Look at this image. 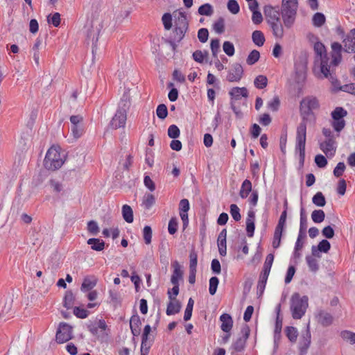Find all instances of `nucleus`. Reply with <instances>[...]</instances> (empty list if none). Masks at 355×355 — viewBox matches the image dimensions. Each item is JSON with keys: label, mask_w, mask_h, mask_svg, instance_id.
<instances>
[{"label": "nucleus", "mask_w": 355, "mask_h": 355, "mask_svg": "<svg viewBox=\"0 0 355 355\" xmlns=\"http://www.w3.org/2000/svg\"><path fill=\"white\" fill-rule=\"evenodd\" d=\"M73 327L66 322H60L56 331L55 340L58 343H66L73 338Z\"/></svg>", "instance_id": "nucleus-7"}, {"label": "nucleus", "mask_w": 355, "mask_h": 355, "mask_svg": "<svg viewBox=\"0 0 355 355\" xmlns=\"http://www.w3.org/2000/svg\"><path fill=\"white\" fill-rule=\"evenodd\" d=\"M91 248L96 251H102L105 248V242L103 240L96 238L89 239L87 241Z\"/></svg>", "instance_id": "nucleus-24"}, {"label": "nucleus", "mask_w": 355, "mask_h": 355, "mask_svg": "<svg viewBox=\"0 0 355 355\" xmlns=\"http://www.w3.org/2000/svg\"><path fill=\"white\" fill-rule=\"evenodd\" d=\"M174 268L173 274L171 278V282L172 284H179V279L182 278L183 272L181 270V266L178 261H174L173 263Z\"/></svg>", "instance_id": "nucleus-21"}, {"label": "nucleus", "mask_w": 355, "mask_h": 355, "mask_svg": "<svg viewBox=\"0 0 355 355\" xmlns=\"http://www.w3.org/2000/svg\"><path fill=\"white\" fill-rule=\"evenodd\" d=\"M252 40L257 46H262L266 41L263 33L261 31H254L252 34Z\"/></svg>", "instance_id": "nucleus-26"}, {"label": "nucleus", "mask_w": 355, "mask_h": 355, "mask_svg": "<svg viewBox=\"0 0 355 355\" xmlns=\"http://www.w3.org/2000/svg\"><path fill=\"white\" fill-rule=\"evenodd\" d=\"M340 336L343 340L349 341L351 344H355V333L345 330L341 331Z\"/></svg>", "instance_id": "nucleus-44"}, {"label": "nucleus", "mask_w": 355, "mask_h": 355, "mask_svg": "<svg viewBox=\"0 0 355 355\" xmlns=\"http://www.w3.org/2000/svg\"><path fill=\"white\" fill-rule=\"evenodd\" d=\"M269 274L261 272L259 276V279L257 284V290L261 294L263 293L266 288V284L268 280Z\"/></svg>", "instance_id": "nucleus-29"}, {"label": "nucleus", "mask_w": 355, "mask_h": 355, "mask_svg": "<svg viewBox=\"0 0 355 355\" xmlns=\"http://www.w3.org/2000/svg\"><path fill=\"white\" fill-rule=\"evenodd\" d=\"M297 4V0H282V15L284 25L288 28L294 23Z\"/></svg>", "instance_id": "nucleus-4"}, {"label": "nucleus", "mask_w": 355, "mask_h": 355, "mask_svg": "<svg viewBox=\"0 0 355 355\" xmlns=\"http://www.w3.org/2000/svg\"><path fill=\"white\" fill-rule=\"evenodd\" d=\"M73 314L78 318H86L89 315V311L87 309L75 306L73 309Z\"/></svg>", "instance_id": "nucleus-55"}, {"label": "nucleus", "mask_w": 355, "mask_h": 355, "mask_svg": "<svg viewBox=\"0 0 355 355\" xmlns=\"http://www.w3.org/2000/svg\"><path fill=\"white\" fill-rule=\"evenodd\" d=\"M286 335L288 340L292 342L295 343L297 340L298 332L295 327H287L286 328Z\"/></svg>", "instance_id": "nucleus-34"}, {"label": "nucleus", "mask_w": 355, "mask_h": 355, "mask_svg": "<svg viewBox=\"0 0 355 355\" xmlns=\"http://www.w3.org/2000/svg\"><path fill=\"white\" fill-rule=\"evenodd\" d=\"M141 320L139 315H132L130 320V327L131 332L134 336H138L140 334Z\"/></svg>", "instance_id": "nucleus-20"}, {"label": "nucleus", "mask_w": 355, "mask_h": 355, "mask_svg": "<svg viewBox=\"0 0 355 355\" xmlns=\"http://www.w3.org/2000/svg\"><path fill=\"white\" fill-rule=\"evenodd\" d=\"M229 94L232 100L238 101L242 96L247 98L248 96V92L245 87H234L229 92Z\"/></svg>", "instance_id": "nucleus-18"}, {"label": "nucleus", "mask_w": 355, "mask_h": 355, "mask_svg": "<svg viewBox=\"0 0 355 355\" xmlns=\"http://www.w3.org/2000/svg\"><path fill=\"white\" fill-rule=\"evenodd\" d=\"M64 162L57 148H50L44 159V166L48 170L55 171L62 166Z\"/></svg>", "instance_id": "nucleus-5"}, {"label": "nucleus", "mask_w": 355, "mask_h": 355, "mask_svg": "<svg viewBox=\"0 0 355 355\" xmlns=\"http://www.w3.org/2000/svg\"><path fill=\"white\" fill-rule=\"evenodd\" d=\"M180 309V302L177 299H173L168 303L166 313L168 315H175L179 313Z\"/></svg>", "instance_id": "nucleus-22"}, {"label": "nucleus", "mask_w": 355, "mask_h": 355, "mask_svg": "<svg viewBox=\"0 0 355 355\" xmlns=\"http://www.w3.org/2000/svg\"><path fill=\"white\" fill-rule=\"evenodd\" d=\"M320 107L318 99L313 96H308L302 98L300 109L302 121L297 128L295 151L300 154V164L304 165L305 159V146L306 139V125L308 121L314 119L313 110Z\"/></svg>", "instance_id": "nucleus-1"}, {"label": "nucleus", "mask_w": 355, "mask_h": 355, "mask_svg": "<svg viewBox=\"0 0 355 355\" xmlns=\"http://www.w3.org/2000/svg\"><path fill=\"white\" fill-rule=\"evenodd\" d=\"M220 320L221 321V329L226 333H229L232 328L233 320L230 315L227 313H223L220 316Z\"/></svg>", "instance_id": "nucleus-19"}, {"label": "nucleus", "mask_w": 355, "mask_h": 355, "mask_svg": "<svg viewBox=\"0 0 355 355\" xmlns=\"http://www.w3.org/2000/svg\"><path fill=\"white\" fill-rule=\"evenodd\" d=\"M318 322L324 327H328L333 322L334 318L331 313L324 311L319 310L315 314Z\"/></svg>", "instance_id": "nucleus-16"}, {"label": "nucleus", "mask_w": 355, "mask_h": 355, "mask_svg": "<svg viewBox=\"0 0 355 355\" xmlns=\"http://www.w3.org/2000/svg\"><path fill=\"white\" fill-rule=\"evenodd\" d=\"M175 26L188 29L189 21L185 12H179V16L175 21Z\"/></svg>", "instance_id": "nucleus-28"}, {"label": "nucleus", "mask_w": 355, "mask_h": 355, "mask_svg": "<svg viewBox=\"0 0 355 355\" xmlns=\"http://www.w3.org/2000/svg\"><path fill=\"white\" fill-rule=\"evenodd\" d=\"M122 215L123 219L128 223L133 222V211L130 206L124 205L122 207Z\"/></svg>", "instance_id": "nucleus-27"}, {"label": "nucleus", "mask_w": 355, "mask_h": 355, "mask_svg": "<svg viewBox=\"0 0 355 355\" xmlns=\"http://www.w3.org/2000/svg\"><path fill=\"white\" fill-rule=\"evenodd\" d=\"M143 236L146 244H150L152 239V229L150 226L146 225L144 227Z\"/></svg>", "instance_id": "nucleus-61"}, {"label": "nucleus", "mask_w": 355, "mask_h": 355, "mask_svg": "<svg viewBox=\"0 0 355 355\" xmlns=\"http://www.w3.org/2000/svg\"><path fill=\"white\" fill-rule=\"evenodd\" d=\"M344 51L347 53L355 52V28L350 31L343 39Z\"/></svg>", "instance_id": "nucleus-14"}, {"label": "nucleus", "mask_w": 355, "mask_h": 355, "mask_svg": "<svg viewBox=\"0 0 355 355\" xmlns=\"http://www.w3.org/2000/svg\"><path fill=\"white\" fill-rule=\"evenodd\" d=\"M97 284V279L92 277H86L84 278L81 285V291L83 292H87L91 291Z\"/></svg>", "instance_id": "nucleus-23"}, {"label": "nucleus", "mask_w": 355, "mask_h": 355, "mask_svg": "<svg viewBox=\"0 0 355 355\" xmlns=\"http://www.w3.org/2000/svg\"><path fill=\"white\" fill-rule=\"evenodd\" d=\"M194 304V301L192 298H189L184 315V320L188 321L191 319L192 315V311Z\"/></svg>", "instance_id": "nucleus-42"}, {"label": "nucleus", "mask_w": 355, "mask_h": 355, "mask_svg": "<svg viewBox=\"0 0 355 355\" xmlns=\"http://www.w3.org/2000/svg\"><path fill=\"white\" fill-rule=\"evenodd\" d=\"M87 231L94 236L99 232V227L97 223L94 220H90L87 223Z\"/></svg>", "instance_id": "nucleus-54"}, {"label": "nucleus", "mask_w": 355, "mask_h": 355, "mask_svg": "<svg viewBox=\"0 0 355 355\" xmlns=\"http://www.w3.org/2000/svg\"><path fill=\"white\" fill-rule=\"evenodd\" d=\"M227 6V9L231 13L234 15L239 13L240 10V7L238 2L236 0H229Z\"/></svg>", "instance_id": "nucleus-50"}, {"label": "nucleus", "mask_w": 355, "mask_h": 355, "mask_svg": "<svg viewBox=\"0 0 355 355\" xmlns=\"http://www.w3.org/2000/svg\"><path fill=\"white\" fill-rule=\"evenodd\" d=\"M331 125L334 130L339 133L345 126V121L344 119H333ZM339 134L337 135V137Z\"/></svg>", "instance_id": "nucleus-43"}, {"label": "nucleus", "mask_w": 355, "mask_h": 355, "mask_svg": "<svg viewBox=\"0 0 355 355\" xmlns=\"http://www.w3.org/2000/svg\"><path fill=\"white\" fill-rule=\"evenodd\" d=\"M274 261V255L272 254H268L266 258L262 272L270 274V269Z\"/></svg>", "instance_id": "nucleus-39"}, {"label": "nucleus", "mask_w": 355, "mask_h": 355, "mask_svg": "<svg viewBox=\"0 0 355 355\" xmlns=\"http://www.w3.org/2000/svg\"><path fill=\"white\" fill-rule=\"evenodd\" d=\"M162 23L164 24V28L166 30H169L172 27V17L170 13H165L163 15L162 17Z\"/></svg>", "instance_id": "nucleus-62"}, {"label": "nucleus", "mask_w": 355, "mask_h": 355, "mask_svg": "<svg viewBox=\"0 0 355 355\" xmlns=\"http://www.w3.org/2000/svg\"><path fill=\"white\" fill-rule=\"evenodd\" d=\"M218 284L219 279L217 277H212L210 278L209 291L211 295H214L216 293Z\"/></svg>", "instance_id": "nucleus-47"}, {"label": "nucleus", "mask_w": 355, "mask_h": 355, "mask_svg": "<svg viewBox=\"0 0 355 355\" xmlns=\"http://www.w3.org/2000/svg\"><path fill=\"white\" fill-rule=\"evenodd\" d=\"M155 202V198L151 193H146L143 200V204L146 209H150Z\"/></svg>", "instance_id": "nucleus-48"}, {"label": "nucleus", "mask_w": 355, "mask_h": 355, "mask_svg": "<svg viewBox=\"0 0 355 355\" xmlns=\"http://www.w3.org/2000/svg\"><path fill=\"white\" fill-rule=\"evenodd\" d=\"M178 222L175 217L171 218L168 222V231L170 234H174L178 230Z\"/></svg>", "instance_id": "nucleus-56"}, {"label": "nucleus", "mask_w": 355, "mask_h": 355, "mask_svg": "<svg viewBox=\"0 0 355 355\" xmlns=\"http://www.w3.org/2000/svg\"><path fill=\"white\" fill-rule=\"evenodd\" d=\"M127 111L124 110L118 109L116 114L113 116L110 125L112 128L117 129L121 127H124L127 119L126 115Z\"/></svg>", "instance_id": "nucleus-11"}, {"label": "nucleus", "mask_w": 355, "mask_h": 355, "mask_svg": "<svg viewBox=\"0 0 355 355\" xmlns=\"http://www.w3.org/2000/svg\"><path fill=\"white\" fill-rule=\"evenodd\" d=\"M254 85L257 89H263L268 85V78L266 76L259 75L254 80Z\"/></svg>", "instance_id": "nucleus-30"}, {"label": "nucleus", "mask_w": 355, "mask_h": 355, "mask_svg": "<svg viewBox=\"0 0 355 355\" xmlns=\"http://www.w3.org/2000/svg\"><path fill=\"white\" fill-rule=\"evenodd\" d=\"M306 261L309 270L312 272H317L319 269L318 261L312 256H306Z\"/></svg>", "instance_id": "nucleus-40"}, {"label": "nucleus", "mask_w": 355, "mask_h": 355, "mask_svg": "<svg viewBox=\"0 0 355 355\" xmlns=\"http://www.w3.org/2000/svg\"><path fill=\"white\" fill-rule=\"evenodd\" d=\"M100 31V24L94 26V24L92 23L87 28L86 41L87 44H89L91 43L92 51L93 55H94L97 51V43L98 40Z\"/></svg>", "instance_id": "nucleus-6"}, {"label": "nucleus", "mask_w": 355, "mask_h": 355, "mask_svg": "<svg viewBox=\"0 0 355 355\" xmlns=\"http://www.w3.org/2000/svg\"><path fill=\"white\" fill-rule=\"evenodd\" d=\"M198 12L200 15L211 16L214 13V9L211 4L205 3L199 7Z\"/></svg>", "instance_id": "nucleus-36"}, {"label": "nucleus", "mask_w": 355, "mask_h": 355, "mask_svg": "<svg viewBox=\"0 0 355 355\" xmlns=\"http://www.w3.org/2000/svg\"><path fill=\"white\" fill-rule=\"evenodd\" d=\"M306 71V60L304 58H299L295 62V71L297 76V81L305 79Z\"/></svg>", "instance_id": "nucleus-12"}, {"label": "nucleus", "mask_w": 355, "mask_h": 355, "mask_svg": "<svg viewBox=\"0 0 355 355\" xmlns=\"http://www.w3.org/2000/svg\"><path fill=\"white\" fill-rule=\"evenodd\" d=\"M242 332L243 336L239 337L236 339V340L232 344V348L236 352H242L245 347V343L247 339L248 338L250 329L248 326L242 329Z\"/></svg>", "instance_id": "nucleus-13"}, {"label": "nucleus", "mask_w": 355, "mask_h": 355, "mask_svg": "<svg viewBox=\"0 0 355 355\" xmlns=\"http://www.w3.org/2000/svg\"><path fill=\"white\" fill-rule=\"evenodd\" d=\"M156 114L159 119H164L168 115V110L164 104H160L157 106Z\"/></svg>", "instance_id": "nucleus-49"}, {"label": "nucleus", "mask_w": 355, "mask_h": 355, "mask_svg": "<svg viewBox=\"0 0 355 355\" xmlns=\"http://www.w3.org/2000/svg\"><path fill=\"white\" fill-rule=\"evenodd\" d=\"M71 132L75 138L80 137L84 132L83 124H77L71 125Z\"/></svg>", "instance_id": "nucleus-51"}, {"label": "nucleus", "mask_w": 355, "mask_h": 355, "mask_svg": "<svg viewBox=\"0 0 355 355\" xmlns=\"http://www.w3.org/2000/svg\"><path fill=\"white\" fill-rule=\"evenodd\" d=\"M347 114V112L341 107H336L331 114L333 119H344Z\"/></svg>", "instance_id": "nucleus-33"}, {"label": "nucleus", "mask_w": 355, "mask_h": 355, "mask_svg": "<svg viewBox=\"0 0 355 355\" xmlns=\"http://www.w3.org/2000/svg\"><path fill=\"white\" fill-rule=\"evenodd\" d=\"M243 75V69L239 63L232 64L230 69L227 75V80L230 83L239 82Z\"/></svg>", "instance_id": "nucleus-9"}, {"label": "nucleus", "mask_w": 355, "mask_h": 355, "mask_svg": "<svg viewBox=\"0 0 355 355\" xmlns=\"http://www.w3.org/2000/svg\"><path fill=\"white\" fill-rule=\"evenodd\" d=\"M230 214L235 221H239L241 218L240 209L235 204H232L230 205Z\"/></svg>", "instance_id": "nucleus-52"}, {"label": "nucleus", "mask_w": 355, "mask_h": 355, "mask_svg": "<svg viewBox=\"0 0 355 355\" xmlns=\"http://www.w3.org/2000/svg\"><path fill=\"white\" fill-rule=\"evenodd\" d=\"M188 29L175 26L174 30V40L177 42H180L184 37L185 33Z\"/></svg>", "instance_id": "nucleus-45"}, {"label": "nucleus", "mask_w": 355, "mask_h": 355, "mask_svg": "<svg viewBox=\"0 0 355 355\" xmlns=\"http://www.w3.org/2000/svg\"><path fill=\"white\" fill-rule=\"evenodd\" d=\"M270 12L274 13V17L268 19V22L272 29L273 35L276 37L282 38L284 35V28L279 17V13L274 10H270Z\"/></svg>", "instance_id": "nucleus-8"}, {"label": "nucleus", "mask_w": 355, "mask_h": 355, "mask_svg": "<svg viewBox=\"0 0 355 355\" xmlns=\"http://www.w3.org/2000/svg\"><path fill=\"white\" fill-rule=\"evenodd\" d=\"M180 131L176 125H171L168 128V135L170 138L176 139L180 136Z\"/></svg>", "instance_id": "nucleus-60"}, {"label": "nucleus", "mask_w": 355, "mask_h": 355, "mask_svg": "<svg viewBox=\"0 0 355 355\" xmlns=\"http://www.w3.org/2000/svg\"><path fill=\"white\" fill-rule=\"evenodd\" d=\"M130 105V95L128 92H124L119 103V108L127 111Z\"/></svg>", "instance_id": "nucleus-31"}, {"label": "nucleus", "mask_w": 355, "mask_h": 355, "mask_svg": "<svg viewBox=\"0 0 355 355\" xmlns=\"http://www.w3.org/2000/svg\"><path fill=\"white\" fill-rule=\"evenodd\" d=\"M268 108L273 112L279 110L280 105V101L278 96H275L271 101L268 103Z\"/></svg>", "instance_id": "nucleus-58"}, {"label": "nucleus", "mask_w": 355, "mask_h": 355, "mask_svg": "<svg viewBox=\"0 0 355 355\" xmlns=\"http://www.w3.org/2000/svg\"><path fill=\"white\" fill-rule=\"evenodd\" d=\"M255 212L253 210H249L246 218V232L248 237H252L255 230Z\"/></svg>", "instance_id": "nucleus-17"}, {"label": "nucleus", "mask_w": 355, "mask_h": 355, "mask_svg": "<svg viewBox=\"0 0 355 355\" xmlns=\"http://www.w3.org/2000/svg\"><path fill=\"white\" fill-rule=\"evenodd\" d=\"M74 299L72 291H67L64 297V306L67 309H71L73 305Z\"/></svg>", "instance_id": "nucleus-37"}, {"label": "nucleus", "mask_w": 355, "mask_h": 355, "mask_svg": "<svg viewBox=\"0 0 355 355\" xmlns=\"http://www.w3.org/2000/svg\"><path fill=\"white\" fill-rule=\"evenodd\" d=\"M208 53L207 51H205V53H202L200 50H197L193 53V60L198 62V63H202L204 58L205 56H207Z\"/></svg>", "instance_id": "nucleus-63"}, {"label": "nucleus", "mask_w": 355, "mask_h": 355, "mask_svg": "<svg viewBox=\"0 0 355 355\" xmlns=\"http://www.w3.org/2000/svg\"><path fill=\"white\" fill-rule=\"evenodd\" d=\"M308 297L304 295L302 297L298 293H295L291 298V311L292 317L295 319H301L305 314L308 307Z\"/></svg>", "instance_id": "nucleus-3"}, {"label": "nucleus", "mask_w": 355, "mask_h": 355, "mask_svg": "<svg viewBox=\"0 0 355 355\" xmlns=\"http://www.w3.org/2000/svg\"><path fill=\"white\" fill-rule=\"evenodd\" d=\"M312 202L314 205L318 207H324L326 204V200L322 192L316 193L313 198Z\"/></svg>", "instance_id": "nucleus-38"}, {"label": "nucleus", "mask_w": 355, "mask_h": 355, "mask_svg": "<svg viewBox=\"0 0 355 355\" xmlns=\"http://www.w3.org/2000/svg\"><path fill=\"white\" fill-rule=\"evenodd\" d=\"M223 49L228 56H232L234 54L235 49L234 44L229 41H226L223 43Z\"/></svg>", "instance_id": "nucleus-57"}, {"label": "nucleus", "mask_w": 355, "mask_h": 355, "mask_svg": "<svg viewBox=\"0 0 355 355\" xmlns=\"http://www.w3.org/2000/svg\"><path fill=\"white\" fill-rule=\"evenodd\" d=\"M259 52L257 50H252L248 55L246 62L248 65H252L259 60Z\"/></svg>", "instance_id": "nucleus-41"}, {"label": "nucleus", "mask_w": 355, "mask_h": 355, "mask_svg": "<svg viewBox=\"0 0 355 355\" xmlns=\"http://www.w3.org/2000/svg\"><path fill=\"white\" fill-rule=\"evenodd\" d=\"M325 218V214L322 209L314 210L311 214V219L315 223H322Z\"/></svg>", "instance_id": "nucleus-32"}, {"label": "nucleus", "mask_w": 355, "mask_h": 355, "mask_svg": "<svg viewBox=\"0 0 355 355\" xmlns=\"http://www.w3.org/2000/svg\"><path fill=\"white\" fill-rule=\"evenodd\" d=\"M211 50L214 57L217 58V53L220 51V41L218 39H212L210 44Z\"/></svg>", "instance_id": "nucleus-59"}, {"label": "nucleus", "mask_w": 355, "mask_h": 355, "mask_svg": "<svg viewBox=\"0 0 355 355\" xmlns=\"http://www.w3.org/2000/svg\"><path fill=\"white\" fill-rule=\"evenodd\" d=\"M340 89L343 92L351 94L355 96V83L345 84L340 87Z\"/></svg>", "instance_id": "nucleus-64"}, {"label": "nucleus", "mask_w": 355, "mask_h": 355, "mask_svg": "<svg viewBox=\"0 0 355 355\" xmlns=\"http://www.w3.org/2000/svg\"><path fill=\"white\" fill-rule=\"evenodd\" d=\"M214 30L218 34H221L225 31V20L223 17H220L214 24Z\"/></svg>", "instance_id": "nucleus-46"}, {"label": "nucleus", "mask_w": 355, "mask_h": 355, "mask_svg": "<svg viewBox=\"0 0 355 355\" xmlns=\"http://www.w3.org/2000/svg\"><path fill=\"white\" fill-rule=\"evenodd\" d=\"M331 60L329 62V58L327 53L324 45L317 42L314 44V51L318 56V61H320V71L324 78H329L331 82L336 80L335 68L342 61L343 46L334 42L331 44Z\"/></svg>", "instance_id": "nucleus-2"}, {"label": "nucleus", "mask_w": 355, "mask_h": 355, "mask_svg": "<svg viewBox=\"0 0 355 355\" xmlns=\"http://www.w3.org/2000/svg\"><path fill=\"white\" fill-rule=\"evenodd\" d=\"M312 21L313 24L315 27H321L325 23L326 18L324 14L321 12H316L314 14Z\"/></svg>", "instance_id": "nucleus-35"}, {"label": "nucleus", "mask_w": 355, "mask_h": 355, "mask_svg": "<svg viewBox=\"0 0 355 355\" xmlns=\"http://www.w3.org/2000/svg\"><path fill=\"white\" fill-rule=\"evenodd\" d=\"M336 139H325L320 144V148L327 155H333L336 150Z\"/></svg>", "instance_id": "nucleus-15"}, {"label": "nucleus", "mask_w": 355, "mask_h": 355, "mask_svg": "<svg viewBox=\"0 0 355 355\" xmlns=\"http://www.w3.org/2000/svg\"><path fill=\"white\" fill-rule=\"evenodd\" d=\"M252 191V182L249 180H245L241 187L239 195L241 198H246Z\"/></svg>", "instance_id": "nucleus-25"}, {"label": "nucleus", "mask_w": 355, "mask_h": 355, "mask_svg": "<svg viewBox=\"0 0 355 355\" xmlns=\"http://www.w3.org/2000/svg\"><path fill=\"white\" fill-rule=\"evenodd\" d=\"M311 335L308 325L307 329L302 334L299 342V350L300 355H306L311 345Z\"/></svg>", "instance_id": "nucleus-10"}, {"label": "nucleus", "mask_w": 355, "mask_h": 355, "mask_svg": "<svg viewBox=\"0 0 355 355\" xmlns=\"http://www.w3.org/2000/svg\"><path fill=\"white\" fill-rule=\"evenodd\" d=\"M151 347V341L148 339L141 338V355H148Z\"/></svg>", "instance_id": "nucleus-53"}]
</instances>
